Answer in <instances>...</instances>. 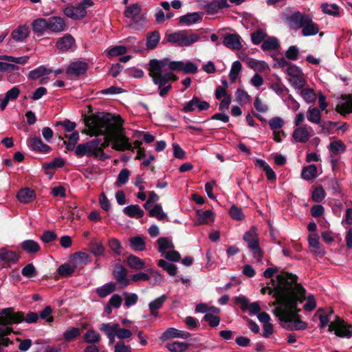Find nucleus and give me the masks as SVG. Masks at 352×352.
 <instances>
[{"instance_id":"1","label":"nucleus","mask_w":352,"mask_h":352,"mask_svg":"<svg viewBox=\"0 0 352 352\" xmlns=\"http://www.w3.org/2000/svg\"><path fill=\"white\" fill-rule=\"evenodd\" d=\"M305 293L306 290L302 286L298 287V289L292 296L283 302V306H278L273 310V314L281 322L292 323L291 327L283 326V328L298 331L307 327V324L300 319L299 312L301 309L297 307L298 303H302L305 300Z\"/></svg>"},{"instance_id":"2","label":"nucleus","mask_w":352,"mask_h":352,"mask_svg":"<svg viewBox=\"0 0 352 352\" xmlns=\"http://www.w3.org/2000/svg\"><path fill=\"white\" fill-rule=\"evenodd\" d=\"M277 283L274 279L271 280L273 287H264L261 289L262 294L268 291V294L272 295L275 301L272 302L273 306H283L285 299L289 298L302 285L297 283L298 276L289 272H283L276 276Z\"/></svg>"},{"instance_id":"3","label":"nucleus","mask_w":352,"mask_h":352,"mask_svg":"<svg viewBox=\"0 0 352 352\" xmlns=\"http://www.w3.org/2000/svg\"><path fill=\"white\" fill-rule=\"evenodd\" d=\"M123 123L124 120L120 115L114 116L110 113L102 116L93 114L85 119V125L91 136L114 135L116 132V124L122 125Z\"/></svg>"},{"instance_id":"4","label":"nucleus","mask_w":352,"mask_h":352,"mask_svg":"<svg viewBox=\"0 0 352 352\" xmlns=\"http://www.w3.org/2000/svg\"><path fill=\"white\" fill-rule=\"evenodd\" d=\"M164 71H165V68L163 63L156 58L149 60L148 74L152 78L153 83L158 86L159 95L161 97L166 96L172 88V85L168 84V77L166 73L163 74Z\"/></svg>"},{"instance_id":"5","label":"nucleus","mask_w":352,"mask_h":352,"mask_svg":"<svg viewBox=\"0 0 352 352\" xmlns=\"http://www.w3.org/2000/svg\"><path fill=\"white\" fill-rule=\"evenodd\" d=\"M287 21L293 28H302V34L305 36H314L319 32L318 25L313 21L308 14L297 11L289 16Z\"/></svg>"},{"instance_id":"6","label":"nucleus","mask_w":352,"mask_h":352,"mask_svg":"<svg viewBox=\"0 0 352 352\" xmlns=\"http://www.w3.org/2000/svg\"><path fill=\"white\" fill-rule=\"evenodd\" d=\"M38 315L36 312L30 311L25 316L22 311L15 312L13 307H7L0 310V324L3 325L19 324L23 321L27 323H36Z\"/></svg>"},{"instance_id":"7","label":"nucleus","mask_w":352,"mask_h":352,"mask_svg":"<svg viewBox=\"0 0 352 352\" xmlns=\"http://www.w3.org/2000/svg\"><path fill=\"white\" fill-rule=\"evenodd\" d=\"M201 34L192 33L188 35L184 31H178L167 36V41L179 47L189 46L199 40Z\"/></svg>"},{"instance_id":"8","label":"nucleus","mask_w":352,"mask_h":352,"mask_svg":"<svg viewBox=\"0 0 352 352\" xmlns=\"http://www.w3.org/2000/svg\"><path fill=\"white\" fill-rule=\"evenodd\" d=\"M243 239L248 243V247L252 252L253 256L258 261H261L263 252L259 246L256 227L252 226L250 230L245 232Z\"/></svg>"},{"instance_id":"9","label":"nucleus","mask_w":352,"mask_h":352,"mask_svg":"<svg viewBox=\"0 0 352 352\" xmlns=\"http://www.w3.org/2000/svg\"><path fill=\"white\" fill-rule=\"evenodd\" d=\"M122 125L116 124V132L114 135H111L112 139V148L118 151L133 150V145L129 138L126 136Z\"/></svg>"},{"instance_id":"10","label":"nucleus","mask_w":352,"mask_h":352,"mask_svg":"<svg viewBox=\"0 0 352 352\" xmlns=\"http://www.w3.org/2000/svg\"><path fill=\"white\" fill-rule=\"evenodd\" d=\"M92 142H95L94 145V152H95V158H98L100 161H105L107 159H109L110 156L107 155L104 150L107 148L110 142H112V139L111 135H104L103 139L101 138H94L91 140Z\"/></svg>"},{"instance_id":"11","label":"nucleus","mask_w":352,"mask_h":352,"mask_svg":"<svg viewBox=\"0 0 352 352\" xmlns=\"http://www.w3.org/2000/svg\"><path fill=\"white\" fill-rule=\"evenodd\" d=\"M210 107V105L208 102L201 100L199 97L194 96L190 101L184 104L182 111L188 113L197 109L199 111H201L208 109Z\"/></svg>"},{"instance_id":"12","label":"nucleus","mask_w":352,"mask_h":352,"mask_svg":"<svg viewBox=\"0 0 352 352\" xmlns=\"http://www.w3.org/2000/svg\"><path fill=\"white\" fill-rule=\"evenodd\" d=\"M241 40V37L237 34L226 33L223 34L222 43L228 49L239 50L243 47Z\"/></svg>"},{"instance_id":"13","label":"nucleus","mask_w":352,"mask_h":352,"mask_svg":"<svg viewBox=\"0 0 352 352\" xmlns=\"http://www.w3.org/2000/svg\"><path fill=\"white\" fill-rule=\"evenodd\" d=\"M112 274L117 283L120 285L121 289H124L129 285L130 280L126 278L127 270L121 264L115 265Z\"/></svg>"},{"instance_id":"14","label":"nucleus","mask_w":352,"mask_h":352,"mask_svg":"<svg viewBox=\"0 0 352 352\" xmlns=\"http://www.w3.org/2000/svg\"><path fill=\"white\" fill-rule=\"evenodd\" d=\"M94 142H92V140H90L85 143L79 144L78 145H77L75 150L76 155L78 157H81L85 155L87 156L88 157H95L94 146L96 144Z\"/></svg>"},{"instance_id":"15","label":"nucleus","mask_w":352,"mask_h":352,"mask_svg":"<svg viewBox=\"0 0 352 352\" xmlns=\"http://www.w3.org/2000/svg\"><path fill=\"white\" fill-rule=\"evenodd\" d=\"M309 131H312V128L307 124L298 126L294 131L292 137L297 142L306 143L311 136Z\"/></svg>"},{"instance_id":"16","label":"nucleus","mask_w":352,"mask_h":352,"mask_svg":"<svg viewBox=\"0 0 352 352\" xmlns=\"http://www.w3.org/2000/svg\"><path fill=\"white\" fill-rule=\"evenodd\" d=\"M28 146L34 151L41 153H48L52 151L50 146L44 144L42 140L38 137L30 138L28 140Z\"/></svg>"},{"instance_id":"17","label":"nucleus","mask_w":352,"mask_h":352,"mask_svg":"<svg viewBox=\"0 0 352 352\" xmlns=\"http://www.w3.org/2000/svg\"><path fill=\"white\" fill-rule=\"evenodd\" d=\"M88 69V65L85 62L76 61L69 64L66 69V73L69 76H79L86 73Z\"/></svg>"},{"instance_id":"18","label":"nucleus","mask_w":352,"mask_h":352,"mask_svg":"<svg viewBox=\"0 0 352 352\" xmlns=\"http://www.w3.org/2000/svg\"><path fill=\"white\" fill-rule=\"evenodd\" d=\"M47 30L58 33L65 30V23L60 16H52L47 19Z\"/></svg>"},{"instance_id":"19","label":"nucleus","mask_w":352,"mask_h":352,"mask_svg":"<svg viewBox=\"0 0 352 352\" xmlns=\"http://www.w3.org/2000/svg\"><path fill=\"white\" fill-rule=\"evenodd\" d=\"M191 334L189 332L185 331H181L175 328L167 329L160 337L161 340L165 341L169 339L179 338L182 339H188L190 338Z\"/></svg>"},{"instance_id":"20","label":"nucleus","mask_w":352,"mask_h":352,"mask_svg":"<svg viewBox=\"0 0 352 352\" xmlns=\"http://www.w3.org/2000/svg\"><path fill=\"white\" fill-rule=\"evenodd\" d=\"M21 256L16 252L10 250L7 248L0 249V261L8 264H14L18 262Z\"/></svg>"},{"instance_id":"21","label":"nucleus","mask_w":352,"mask_h":352,"mask_svg":"<svg viewBox=\"0 0 352 352\" xmlns=\"http://www.w3.org/2000/svg\"><path fill=\"white\" fill-rule=\"evenodd\" d=\"M340 98L344 102L336 106V110L342 115L352 112V94H342Z\"/></svg>"},{"instance_id":"22","label":"nucleus","mask_w":352,"mask_h":352,"mask_svg":"<svg viewBox=\"0 0 352 352\" xmlns=\"http://www.w3.org/2000/svg\"><path fill=\"white\" fill-rule=\"evenodd\" d=\"M74 44V38L71 34H67L58 39L56 46L58 50L65 52L72 49Z\"/></svg>"},{"instance_id":"23","label":"nucleus","mask_w":352,"mask_h":352,"mask_svg":"<svg viewBox=\"0 0 352 352\" xmlns=\"http://www.w3.org/2000/svg\"><path fill=\"white\" fill-rule=\"evenodd\" d=\"M18 200L23 204H29L36 198L35 191L30 188H24L19 190L16 195Z\"/></svg>"},{"instance_id":"24","label":"nucleus","mask_w":352,"mask_h":352,"mask_svg":"<svg viewBox=\"0 0 352 352\" xmlns=\"http://www.w3.org/2000/svg\"><path fill=\"white\" fill-rule=\"evenodd\" d=\"M338 327L336 335L340 338L352 336V324H348L340 317H338Z\"/></svg>"},{"instance_id":"25","label":"nucleus","mask_w":352,"mask_h":352,"mask_svg":"<svg viewBox=\"0 0 352 352\" xmlns=\"http://www.w3.org/2000/svg\"><path fill=\"white\" fill-rule=\"evenodd\" d=\"M228 7V0L212 1L206 6V10L208 14H214L220 9Z\"/></svg>"},{"instance_id":"26","label":"nucleus","mask_w":352,"mask_h":352,"mask_svg":"<svg viewBox=\"0 0 352 352\" xmlns=\"http://www.w3.org/2000/svg\"><path fill=\"white\" fill-rule=\"evenodd\" d=\"M202 19V13L201 12H191L188 13L185 15L181 16L179 17V23H184L187 25H190L192 24L196 23L197 22L201 21Z\"/></svg>"},{"instance_id":"27","label":"nucleus","mask_w":352,"mask_h":352,"mask_svg":"<svg viewBox=\"0 0 352 352\" xmlns=\"http://www.w3.org/2000/svg\"><path fill=\"white\" fill-rule=\"evenodd\" d=\"M167 298V296L163 294L148 304V308L152 316L155 317L158 316L157 310L162 308L163 304L165 302Z\"/></svg>"},{"instance_id":"28","label":"nucleus","mask_w":352,"mask_h":352,"mask_svg":"<svg viewBox=\"0 0 352 352\" xmlns=\"http://www.w3.org/2000/svg\"><path fill=\"white\" fill-rule=\"evenodd\" d=\"M308 242L309 247L313 249L314 252L320 254V256H323L324 254V252L322 250V245L319 241V236L318 234H310L308 236Z\"/></svg>"},{"instance_id":"29","label":"nucleus","mask_w":352,"mask_h":352,"mask_svg":"<svg viewBox=\"0 0 352 352\" xmlns=\"http://www.w3.org/2000/svg\"><path fill=\"white\" fill-rule=\"evenodd\" d=\"M123 212L131 218L140 219L144 215V212L138 205H129L123 209Z\"/></svg>"},{"instance_id":"30","label":"nucleus","mask_w":352,"mask_h":352,"mask_svg":"<svg viewBox=\"0 0 352 352\" xmlns=\"http://www.w3.org/2000/svg\"><path fill=\"white\" fill-rule=\"evenodd\" d=\"M302 179L309 181L318 177V168L315 164L305 166L301 171Z\"/></svg>"},{"instance_id":"31","label":"nucleus","mask_w":352,"mask_h":352,"mask_svg":"<svg viewBox=\"0 0 352 352\" xmlns=\"http://www.w3.org/2000/svg\"><path fill=\"white\" fill-rule=\"evenodd\" d=\"M129 245L134 251H143L146 249L144 237L141 235L131 237L129 239Z\"/></svg>"},{"instance_id":"32","label":"nucleus","mask_w":352,"mask_h":352,"mask_svg":"<svg viewBox=\"0 0 352 352\" xmlns=\"http://www.w3.org/2000/svg\"><path fill=\"white\" fill-rule=\"evenodd\" d=\"M197 214L198 218L195 223L196 225L206 224L209 221H213L214 220V213L210 210H207L204 212L197 210Z\"/></svg>"},{"instance_id":"33","label":"nucleus","mask_w":352,"mask_h":352,"mask_svg":"<svg viewBox=\"0 0 352 352\" xmlns=\"http://www.w3.org/2000/svg\"><path fill=\"white\" fill-rule=\"evenodd\" d=\"M21 248L29 254H34L38 252L40 250L39 244L32 239H28L23 241L21 243Z\"/></svg>"},{"instance_id":"34","label":"nucleus","mask_w":352,"mask_h":352,"mask_svg":"<svg viewBox=\"0 0 352 352\" xmlns=\"http://www.w3.org/2000/svg\"><path fill=\"white\" fill-rule=\"evenodd\" d=\"M159 61L163 63V65H164V68L168 67L170 71L182 72L183 70L184 61L182 60L170 61L169 58H164L163 59L159 60Z\"/></svg>"},{"instance_id":"35","label":"nucleus","mask_w":352,"mask_h":352,"mask_svg":"<svg viewBox=\"0 0 352 352\" xmlns=\"http://www.w3.org/2000/svg\"><path fill=\"white\" fill-rule=\"evenodd\" d=\"M34 32L42 35L47 30V19L39 18L34 20L32 24Z\"/></svg>"},{"instance_id":"36","label":"nucleus","mask_w":352,"mask_h":352,"mask_svg":"<svg viewBox=\"0 0 352 352\" xmlns=\"http://www.w3.org/2000/svg\"><path fill=\"white\" fill-rule=\"evenodd\" d=\"M190 346V344L179 341H175L172 343H167L166 344V347L170 352H185L187 349H189Z\"/></svg>"},{"instance_id":"37","label":"nucleus","mask_w":352,"mask_h":352,"mask_svg":"<svg viewBox=\"0 0 352 352\" xmlns=\"http://www.w3.org/2000/svg\"><path fill=\"white\" fill-rule=\"evenodd\" d=\"M321 10L323 13L333 16H339V6L336 3L329 4L323 3L320 6Z\"/></svg>"},{"instance_id":"38","label":"nucleus","mask_w":352,"mask_h":352,"mask_svg":"<svg viewBox=\"0 0 352 352\" xmlns=\"http://www.w3.org/2000/svg\"><path fill=\"white\" fill-rule=\"evenodd\" d=\"M141 8L138 3H133L126 7L124 11V16L126 18L131 19L133 21H136V17L140 15Z\"/></svg>"},{"instance_id":"39","label":"nucleus","mask_w":352,"mask_h":352,"mask_svg":"<svg viewBox=\"0 0 352 352\" xmlns=\"http://www.w3.org/2000/svg\"><path fill=\"white\" fill-rule=\"evenodd\" d=\"M280 47V44L277 38L272 36L265 40L262 45L261 49L263 51L276 50Z\"/></svg>"},{"instance_id":"40","label":"nucleus","mask_w":352,"mask_h":352,"mask_svg":"<svg viewBox=\"0 0 352 352\" xmlns=\"http://www.w3.org/2000/svg\"><path fill=\"white\" fill-rule=\"evenodd\" d=\"M126 261L131 268L136 270L143 269L145 265V263L143 260L133 254L129 255L126 258Z\"/></svg>"},{"instance_id":"41","label":"nucleus","mask_w":352,"mask_h":352,"mask_svg":"<svg viewBox=\"0 0 352 352\" xmlns=\"http://www.w3.org/2000/svg\"><path fill=\"white\" fill-rule=\"evenodd\" d=\"M160 39V35L158 31L155 30L148 34L146 38V48L148 50H154Z\"/></svg>"},{"instance_id":"42","label":"nucleus","mask_w":352,"mask_h":352,"mask_svg":"<svg viewBox=\"0 0 352 352\" xmlns=\"http://www.w3.org/2000/svg\"><path fill=\"white\" fill-rule=\"evenodd\" d=\"M52 72V69H47L44 65H41L37 68L30 71L28 74V78L32 80H36L44 75L49 74Z\"/></svg>"},{"instance_id":"43","label":"nucleus","mask_w":352,"mask_h":352,"mask_svg":"<svg viewBox=\"0 0 352 352\" xmlns=\"http://www.w3.org/2000/svg\"><path fill=\"white\" fill-rule=\"evenodd\" d=\"M307 120L315 124H321V113L318 107L309 108L307 112Z\"/></svg>"},{"instance_id":"44","label":"nucleus","mask_w":352,"mask_h":352,"mask_svg":"<svg viewBox=\"0 0 352 352\" xmlns=\"http://www.w3.org/2000/svg\"><path fill=\"white\" fill-rule=\"evenodd\" d=\"M116 290V284L113 283H108L104 284L96 289L97 294L100 298H105L109 294H111Z\"/></svg>"},{"instance_id":"45","label":"nucleus","mask_w":352,"mask_h":352,"mask_svg":"<svg viewBox=\"0 0 352 352\" xmlns=\"http://www.w3.org/2000/svg\"><path fill=\"white\" fill-rule=\"evenodd\" d=\"M84 341L89 344H96L100 341V334L94 329H89L83 336Z\"/></svg>"},{"instance_id":"46","label":"nucleus","mask_w":352,"mask_h":352,"mask_svg":"<svg viewBox=\"0 0 352 352\" xmlns=\"http://www.w3.org/2000/svg\"><path fill=\"white\" fill-rule=\"evenodd\" d=\"M159 267L166 271L170 276H175L177 272V267L173 263H168L165 260L160 259L157 261Z\"/></svg>"},{"instance_id":"47","label":"nucleus","mask_w":352,"mask_h":352,"mask_svg":"<svg viewBox=\"0 0 352 352\" xmlns=\"http://www.w3.org/2000/svg\"><path fill=\"white\" fill-rule=\"evenodd\" d=\"M158 251L162 255L165 254V251L168 249H173L174 248L173 243L170 241L166 237H160L157 239Z\"/></svg>"},{"instance_id":"48","label":"nucleus","mask_w":352,"mask_h":352,"mask_svg":"<svg viewBox=\"0 0 352 352\" xmlns=\"http://www.w3.org/2000/svg\"><path fill=\"white\" fill-rule=\"evenodd\" d=\"M148 214L151 217H156L159 221H162L167 217L160 204H156L152 209L149 210Z\"/></svg>"},{"instance_id":"49","label":"nucleus","mask_w":352,"mask_h":352,"mask_svg":"<svg viewBox=\"0 0 352 352\" xmlns=\"http://www.w3.org/2000/svg\"><path fill=\"white\" fill-rule=\"evenodd\" d=\"M329 149L333 155H338L346 151V146L341 140H336L330 143Z\"/></svg>"},{"instance_id":"50","label":"nucleus","mask_w":352,"mask_h":352,"mask_svg":"<svg viewBox=\"0 0 352 352\" xmlns=\"http://www.w3.org/2000/svg\"><path fill=\"white\" fill-rule=\"evenodd\" d=\"M130 175V171L127 168H123L119 173L117 181L115 183L116 187H120L121 186L126 184L129 181Z\"/></svg>"},{"instance_id":"51","label":"nucleus","mask_w":352,"mask_h":352,"mask_svg":"<svg viewBox=\"0 0 352 352\" xmlns=\"http://www.w3.org/2000/svg\"><path fill=\"white\" fill-rule=\"evenodd\" d=\"M65 165V160L61 157H56L52 162L43 164V168L45 170H54L57 168H62Z\"/></svg>"},{"instance_id":"52","label":"nucleus","mask_w":352,"mask_h":352,"mask_svg":"<svg viewBox=\"0 0 352 352\" xmlns=\"http://www.w3.org/2000/svg\"><path fill=\"white\" fill-rule=\"evenodd\" d=\"M75 268L76 267H71L68 263H64L58 267L57 272L62 277H68L74 272Z\"/></svg>"},{"instance_id":"53","label":"nucleus","mask_w":352,"mask_h":352,"mask_svg":"<svg viewBox=\"0 0 352 352\" xmlns=\"http://www.w3.org/2000/svg\"><path fill=\"white\" fill-rule=\"evenodd\" d=\"M326 192L322 186L316 187L311 195L312 200L316 203H320L325 198Z\"/></svg>"},{"instance_id":"54","label":"nucleus","mask_w":352,"mask_h":352,"mask_svg":"<svg viewBox=\"0 0 352 352\" xmlns=\"http://www.w3.org/2000/svg\"><path fill=\"white\" fill-rule=\"evenodd\" d=\"M80 334V330L78 327H72L65 331L63 333V338L65 341L71 342Z\"/></svg>"},{"instance_id":"55","label":"nucleus","mask_w":352,"mask_h":352,"mask_svg":"<svg viewBox=\"0 0 352 352\" xmlns=\"http://www.w3.org/2000/svg\"><path fill=\"white\" fill-rule=\"evenodd\" d=\"M242 69V65L239 60L234 61L229 74V76L232 82H234L239 76V74Z\"/></svg>"},{"instance_id":"56","label":"nucleus","mask_w":352,"mask_h":352,"mask_svg":"<svg viewBox=\"0 0 352 352\" xmlns=\"http://www.w3.org/2000/svg\"><path fill=\"white\" fill-rule=\"evenodd\" d=\"M267 36V34L261 29H258L251 34V40L253 44H260Z\"/></svg>"},{"instance_id":"57","label":"nucleus","mask_w":352,"mask_h":352,"mask_svg":"<svg viewBox=\"0 0 352 352\" xmlns=\"http://www.w3.org/2000/svg\"><path fill=\"white\" fill-rule=\"evenodd\" d=\"M0 60H8L10 62L15 63L16 64L23 65V64H25L28 61L29 56H21V57L16 58V57H14L12 56L1 55V56H0Z\"/></svg>"},{"instance_id":"58","label":"nucleus","mask_w":352,"mask_h":352,"mask_svg":"<svg viewBox=\"0 0 352 352\" xmlns=\"http://www.w3.org/2000/svg\"><path fill=\"white\" fill-rule=\"evenodd\" d=\"M104 250L105 248L101 242H91L90 243V251L96 256L102 255Z\"/></svg>"},{"instance_id":"59","label":"nucleus","mask_w":352,"mask_h":352,"mask_svg":"<svg viewBox=\"0 0 352 352\" xmlns=\"http://www.w3.org/2000/svg\"><path fill=\"white\" fill-rule=\"evenodd\" d=\"M203 320L208 322L210 327L214 328L219 324L221 318L219 316H214L210 313H207L203 317Z\"/></svg>"},{"instance_id":"60","label":"nucleus","mask_w":352,"mask_h":352,"mask_svg":"<svg viewBox=\"0 0 352 352\" xmlns=\"http://www.w3.org/2000/svg\"><path fill=\"white\" fill-rule=\"evenodd\" d=\"M118 323H115L111 325L109 323H102L100 327V330L103 331L107 336L111 334H116L117 327H119Z\"/></svg>"},{"instance_id":"61","label":"nucleus","mask_w":352,"mask_h":352,"mask_svg":"<svg viewBox=\"0 0 352 352\" xmlns=\"http://www.w3.org/2000/svg\"><path fill=\"white\" fill-rule=\"evenodd\" d=\"M109 246L110 249L117 255L122 254V246L120 241L116 238H111L109 240Z\"/></svg>"},{"instance_id":"62","label":"nucleus","mask_w":352,"mask_h":352,"mask_svg":"<svg viewBox=\"0 0 352 352\" xmlns=\"http://www.w3.org/2000/svg\"><path fill=\"white\" fill-rule=\"evenodd\" d=\"M229 214L231 217L236 221L243 220L245 218L242 210L235 205H232L230 209Z\"/></svg>"},{"instance_id":"63","label":"nucleus","mask_w":352,"mask_h":352,"mask_svg":"<svg viewBox=\"0 0 352 352\" xmlns=\"http://www.w3.org/2000/svg\"><path fill=\"white\" fill-rule=\"evenodd\" d=\"M249 66L250 68L253 69L254 71H257L259 72H262L265 70L267 67V64L264 61H260L256 60H251L249 63Z\"/></svg>"},{"instance_id":"64","label":"nucleus","mask_w":352,"mask_h":352,"mask_svg":"<svg viewBox=\"0 0 352 352\" xmlns=\"http://www.w3.org/2000/svg\"><path fill=\"white\" fill-rule=\"evenodd\" d=\"M23 276L33 278L37 275V271L32 263L26 265L21 270Z\"/></svg>"}]
</instances>
